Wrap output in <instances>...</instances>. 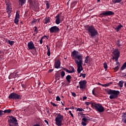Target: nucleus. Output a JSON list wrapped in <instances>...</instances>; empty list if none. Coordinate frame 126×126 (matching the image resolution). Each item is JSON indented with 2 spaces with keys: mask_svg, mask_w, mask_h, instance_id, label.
Here are the masks:
<instances>
[{
  "mask_svg": "<svg viewBox=\"0 0 126 126\" xmlns=\"http://www.w3.org/2000/svg\"><path fill=\"white\" fill-rule=\"evenodd\" d=\"M79 52L76 50H74L71 54V57L72 60L75 61V63L77 65V73L79 74L83 70V56L82 54L79 55Z\"/></svg>",
  "mask_w": 126,
  "mask_h": 126,
  "instance_id": "1",
  "label": "nucleus"
},
{
  "mask_svg": "<svg viewBox=\"0 0 126 126\" xmlns=\"http://www.w3.org/2000/svg\"><path fill=\"white\" fill-rule=\"evenodd\" d=\"M86 30H87L88 33L92 39H95L96 37L99 36L98 31L93 26L87 25L86 27Z\"/></svg>",
  "mask_w": 126,
  "mask_h": 126,
  "instance_id": "2",
  "label": "nucleus"
},
{
  "mask_svg": "<svg viewBox=\"0 0 126 126\" xmlns=\"http://www.w3.org/2000/svg\"><path fill=\"white\" fill-rule=\"evenodd\" d=\"M106 92L108 95H110L109 96V98L111 100L113 99H117V98L119 97V95H120V91H119L109 89L106 91Z\"/></svg>",
  "mask_w": 126,
  "mask_h": 126,
  "instance_id": "3",
  "label": "nucleus"
},
{
  "mask_svg": "<svg viewBox=\"0 0 126 126\" xmlns=\"http://www.w3.org/2000/svg\"><path fill=\"white\" fill-rule=\"evenodd\" d=\"M92 108L93 109H95L96 112H99V113H103L105 111V108L100 103H95L92 104Z\"/></svg>",
  "mask_w": 126,
  "mask_h": 126,
  "instance_id": "4",
  "label": "nucleus"
},
{
  "mask_svg": "<svg viewBox=\"0 0 126 126\" xmlns=\"http://www.w3.org/2000/svg\"><path fill=\"white\" fill-rule=\"evenodd\" d=\"M57 117L55 119L56 125L58 126H63V116L61 115V113H57Z\"/></svg>",
  "mask_w": 126,
  "mask_h": 126,
  "instance_id": "5",
  "label": "nucleus"
},
{
  "mask_svg": "<svg viewBox=\"0 0 126 126\" xmlns=\"http://www.w3.org/2000/svg\"><path fill=\"white\" fill-rule=\"evenodd\" d=\"M8 123L9 126H18V123H17V120L13 116L10 117Z\"/></svg>",
  "mask_w": 126,
  "mask_h": 126,
  "instance_id": "6",
  "label": "nucleus"
},
{
  "mask_svg": "<svg viewBox=\"0 0 126 126\" xmlns=\"http://www.w3.org/2000/svg\"><path fill=\"white\" fill-rule=\"evenodd\" d=\"M9 99H13L14 100H21V95L18 94L13 93H11L8 96Z\"/></svg>",
  "mask_w": 126,
  "mask_h": 126,
  "instance_id": "7",
  "label": "nucleus"
},
{
  "mask_svg": "<svg viewBox=\"0 0 126 126\" xmlns=\"http://www.w3.org/2000/svg\"><path fill=\"white\" fill-rule=\"evenodd\" d=\"M120 51H119L118 48L114 49L113 52V54L114 55V57L112 58V60H115L116 62H118L119 58H120Z\"/></svg>",
  "mask_w": 126,
  "mask_h": 126,
  "instance_id": "8",
  "label": "nucleus"
},
{
  "mask_svg": "<svg viewBox=\"0 0 126 126\" xmlns=\"http://www.w3.org/2000/svg\"><path fill=\"white\" fill-rule=\"evenodd\" d=\"M111 15H115V13L112 11H106L102 12L99 16L102 18L104 16H111Z\"/></svg>",
  "mask_w": 126,
  "mask_h": 126,
  "instance_id": "9",
  "label": "nucleus"
},
{
  "mask_svg": "<svg viewBox=\"0 0 126 126\" xmlns=\"http://www.w3.org/2000/svg\"><path fill=\"white\" fill-rule=\"evenodd\" d=\"M49 31L51 34H54V33H59L60 31H61V29H60L57 26H54L51 27L49 29Z\"/></svg>",
  "mask_w": 126,
  "mask_h": 126,
  "instance_id": "10",
  "label": "nucleus"
},
{
  "mask_svg": "<svg viewBox=\"0 0 126 126\" xmlns=\"http://www.w3.org/2000/svg\"><path fill=\"white\" fill-rule=\"evenodd\" d=\"M82 123L81 125L83 126H87V124H88V122L89 121H90V119H89V117L87 116H82Z\"/></svg>",
  "mask_w": 126,
  "mask_h": 126,
  "instance_id": "11",
  "label": "nucleus"
},
{
  "mask_svg": "<svg viewBox=\"0 0 126 126\" xmlns=\"http://www.w3.org/2000/svg\"><path fill=\"white\" fill-rule=\"evenodd\" d=\"M87 84V82L86 80H83V81H80L79 82V84L80 85V88L81 90H84L85 88H86V84Z\"/></svg>",
  "mask_w": 126,
  "mask_h": 126,
  "instance_id": "12",
  "label": "nucleus"
},
{
  "mask_svg": "<svg viewBox=\"0 0 126 126\" xmlns=\"http://www.w3.org/2000/svg\"><path fill=\"white\" fill-rule=\"evenodd\" d=\"M28 48L29 50H35L36 52L37 50H36V47H35V45L33 41H30L28 43Z\"/></svg>",
  "mask_w": 126,
  "mask_h": 126,
  "instance_id": "13",
  "label": "nucleus"
},
{
  "mask_svg": "<svg viewBox=\"0 0 126 126\" xmlns=\"http://www.w3.org/2000/svg\"><path fill=\"white\" fill-rule=\"evenodd\" d=\"M56 20H55V23L56 24H57V25H59L60 23H62L63 21V19L61 20V15L60 14H58L56 17Z\"/></svg>",
  "mask_w": 126,
  "mask_h": 126,
  "instance_id": "14",
  "label": "nucleus"
},
{
  "mask_svg": "<svg viewBox=\"0 0 126 126\" xmlns=\"http://www.w3.org/2000/svg\"><path fill=\"white\" fill-rule=\"evenodd\" d=\"M54 65L55 68H60V66H61V61L60 60L55 61Z\"/></svg>",
  "mask_w": 126,
  "mask_h": 126,
  "instance_id": "15",
  "label": "nucleus"
},
{
  "mask_svg": "<svg viewBox=\"0 0 126 126\" xmlns=\"http://www.w3.org/2000/svg\"><path fill=\"white\" fill-rule=\"evenodd\" d=\"M12 9V7H11V3L9 2H8L6 3V10L8 11V10L11 11Z\"/></svg>",
  "mask_w": 126,
  "mask_h": 126,
  "instance_id": "16",
  "label": "nucleus"
},
{
  "mask_svg": "<svg viewBox=\"0 0 126 126\" xmlns=\"http://www.w3.org/2000/svg\"><path fill=\"white\" fill-rule=\"evenodd\" d=\"M19 5L23 6L26 3V0H18Z\"/></svg>",
  "mask_w": 126,
  "mask_h": 126,
  "instance_id": "17",
  "label": "nucleus"
},
{
  "mask_svg": "<svg viewBox=\"0 0 126 126\" xmlns=\"http://www.w3.org/2000/svg\"><path fill=\"white\" fill-rule=\"evenodd\" d=\"M122 27H123V25L120 24L119 25L117 26L116 28H114V29L115 30H116L117 32H119V31L121 30Z\"/></svg>",
  "mask_w": 126,
  "mask_h": 126,
  "instance_id": "18",
  "label": "nucleus"
},
{
  "mask_svg": "<svg viewBox=\"0 0 126 126\" xmlns=\"http://www.w3.org/2000/svg\"><path fill=\"white\" fill-rule=\"evenodd\" d=\"M44 22V24H48V23H50V21H51V17H48L45 18L44 20H43Z\"/></svg>",
  "mask_w": 126,
  "mask_h": 126,
  "instance_id": "19",
  "label": "nucleus"
},
{
  "mask_svg": "<svg viewBox=\"0 0 126 126\" xmlns=\"http://www.w3.org/2000/svg\"><path fill=\"white\" fill-rule=\"evenodd\" d=\"M46 47L47 48V55L48 57H50V56H51V51L50 50V47H49V45H47Z\"/></svg>",
  "mask_w": 126,
  "mask_h": 126,
  "instance_id": "20",
  "label": "nucleus"
},
{
  "mask_svg": "<svg viewBox=\"0 0 126 126\" xmlns=\"http://www.w3.org/2000/svg\"><path fill=\"white\" fill-rule=\"evenodd\" d=\"M70 79H71V76L68 75L66 77V80L68 83H70Z\"/></svg>",
  "mask_w": 126,
  "mask_h": 126,
  "instance_id": "21",
  "label": "nucleus"
},
{
  "mask_svg": "<svg viewBox=\"0 0 126 126\" xmlns=\"http://www.w3.org/2000/svg\"><path fill=\"white\" fill-rule=\"evenodd\" d=\"M90 57L89 56H87L85 57V63H89Z\"/></svg>",
  "mask_w": 126,
  "mask_h": 126,
  "instance_id": "22",
  "label": "nucleus"
},
{
  "mask_svg": "<svg viewBox=\"0 0 126 126\" xmlns=\"http://www.w3.org/2000/svg\"><path fill=\"white\" fill-rule=\"evenodd\" d=\"M76 4H77V1H72L71 3V7H72V8H73V7H74V6H75V5H76Z\"/></svg>",
  "mask_w": 126,
  "mask_h": 126,
  "instance_id": "23",
  "label": "nucleus"
},
{
  "mask_svg": "<svg viewBox=\"0 0 126 126\" xmlns=\"http://www.w3.org/2000/svg\"><path fill=\"white\" fill-rule=\"evenodd\" d=\"M12 111L11 109H6L4 110V114H10Z\"/></svg>",
  "mask_w": 126,
  "mask_h": 126,
  "instance_id": "24",
  "label": "nucleus"
},
{
  "mask_svg": "<svg viewBox=\"0 0 126 126\" xmlns=\"http://www.w3.org/2000/svg\"><path fill=\"white\" fill-rule=\"evenodd\" d=\"M103 67L105 69V71H107V69H108V65H107V63L105 62L103 63Z\"/></svg>",
  "mask_w": 126,
  "mask_h": 126,
  "instance_id": "25",
  "label": "nucleus"
},
{
  "mask_svg": "<svg viewBox=\"0 0 126 126\" xmlns=\"http://www.w3.org/2000/svg\"><path fill=\"white\" fill-rule=\"evenodd\" d=\"M118 85H119V87L122 88V87H123V86L124 85V81H119Z\"/></svg>",
  "mask_w": 126,
  "mask_h": 126,
  "instance_id": "26",
  "label": "nucleus"
},
{
  "mask_svg": "<svg viewBox=\"0 0 126 126\" xmlns=\"http://www.w3.org/2000/svg\"><path fill=\"white\" fill-rule=\"evenodd\" d=\"M55 76L57 79H60V78H61V74H60V73H56Z\"/></svg>",
  "mask_w": 126,
  "mask_h": 126,
  "instance_id": "27",
  "label": "nucleus"
},
{
  "mask_svg": "<svg viewBox=\"0 0 126 126\" xmlns=\"http://www.w3.org/2000/svg\"><path fill=\"white\" fill-rule=\"evenodd\" d=\"M116 45H117V46H118V47H119V48H120L121 47V46L122 45L121 44V41L120 40V39H118L117 40V41L116 42Z\"/></svg>",
  "mask_w": 126,
  "mask_h": 126,
  "instance_id": "28",
  "label": "nucleus"
},
{
  "mask_svg": "<svg viewBox=\"0 0 126 126\" xmlns=\"http://www.w3.org/2000/svg\"><path fill=\"white\" fill-rule=\"evenodd\" d=\"M45 4H46V5L47 9H49V8H50V3H49L48 1H46Z\"/></svg>",
  "mask_w": 126,
  "mask_h": 126,
  "instance_id": "29",
  "label": "nucleus"
},
{
  "mask_svg": "<svg viewBox=\"0 0 126 126\" xmlns=\"http://www.w3.org/2000/svg\"><path fill=\"white\" fill-rule=\"evenodd\" d=\"M8 44H9V45H10L11 46H12L14 44V43H15V42H14V41H10V40H8Z\"/></svg>",
  "mask_w": 126,
  "mask_h": 126,
  "instance_id": "30",
  "label": "nucleus"
},
{
  "mask_svg": "<svg viewBox=\"0 0 126 126\" xmlns=\"http://www.w3.org/2000/svg\"><path fill=\"white\" fill-rule=\"evenodd\" d=\"M61 75L62 78H63L64 77V76L65 75V72H64V71H62L61 73Z\"/></svg>",
  "mask_w": 126,
  "mask_h": 126,
  "instance_id": "31",
  "label": "nucleus"
},
{
  "mask_svg": "<svg viewBox=\"0 0 126 126\" xmlns=\"http://www.w3.org/2000/svg\"><path fill=\"white\" fill-rule=\"evenodd\" d=\"M122 0H113V3H120V2H121V1H122Z\"/></svg>",
  "mask_w": 126,
  "mask_h": 126,
  "instance_id": "32",
  "label": "nucleus"
},
{
  "mask_svg": "<svg viewBox=\"0 0 126 126\" xmlns=\"http://www.w3.org/2000/svg\"><path fill=\"white\" fill-rule=\"evenodd\" d=\"M18 22H19V19L15 18L14 23H15L16 25H18Z\"/></svg>",
  "mask_w": 126,
  "mask_h": 126,
  "instance_id": "33",
  "label": "nucleus"
},
{
  "mask_svg": "<svg viewBox=\"0 0 126 126\" xmlns=\"http://www.w3.org/2000/svg\"><path fill=\"white\" fill-rule=\"evenodd\" d=\"M85 104H86L87 106H89V105H91L92 108V104H95V102H85Z\"/></svg>",
  "mask_w": 126,
  "mask_h": 126,
  "instance_id": "34",
  "label": "nucleus"
},
{
  "mask_svg": "<svg viewBox=\"0 0 126 126\" xmlns=\"http://www.w3.org/2000/svg\"><path fill=\"white\" fill-rule=\"evenodd\" d=\"M75 109L76 110V112H83V111H84L82 108H76Z\"/></svg>",
  "mask_w": 126,
  "mask_h": 126,
  "instance_id": "35",
  "label": "nucleus"
},
{
  "mask_svg": "<svg viewBox=\"0 0 126 126\" xmlns=\"http://www.w3.org/2000/svg\"><path fill=\"white\" fill-rule=\"evenodd\" d=\"M20 17V16L19 15V13L18 12V11H17L15 18H18L19 19Z\"/></svg>",
  "mask_w": 126,
  "mask_h": 126,
  "instance_id": "36",
  "label": "nucleus"
},
{
  "mask_svg": "<svg viewBox=\"0 0 126 126\" xmlns=\"http://www.w3.org/2000/svg\"><path fill=\"white\" fill-rule=\"evenodd\" d=\"M68 73H73L74 72V68L73 67H72V70H68Z\"/></svg>",
  "mask_w": 126,
  "mask_h": 126,
  "instance_id": "37",
  "label": "nucleus"
},
{
  "mask_svg": "<svg viewBox=\"0 0 126 126\" xmlns=\"http://www.w3.org/2000/svg\"><path fill=\"white\" fill-rule=\"evenodd\" d=\"M4 111L3 110H0V117H2L3 115H4Z\"/></svg>",
  "mask_w": 126,
  "mask_h": 126,
  "instance_id": "38",
  "label": "nucleus"
},
{
  "mask_svg": "<svg viewBox=\"0 0 126 126\" xmlns=\"http://www.w3.org/2000/svg\"><path fill=\"white\" fill-rule=\"evenodd\" d=\"M7 13L8 14V18H9V17H10V16L11 15H10V13H11V11L8 10V11H7Z\"/></svg>",
  "mask_w": 126,
  "mask_h": 126,
  "instance_id": "39",
  "label": "nucleus"
},
{
  "mask_svg": "<svg viewBox=\"0 0 126 126\" xmlns=\"http://www.w3.org/2000/svg\"><path fill=\"white\" fill-rule=\"evenodd\" d=\"M36 22H37V20L33 19L32 21V24H34V23H36Z\"/></svg>",
  "mask_w": 126,
  "mask_h": 126,
  "instance_id": "40",
  "label": "nucleus"
},
{
  "mask_svg": "<svg viewBox=\"0 0 126 126\" xmlns=\"http://www.w3.org/2000/svg\"><path fill=\"white\" fill-rule=\"evenodd\" d=\"M51 105H52V106H53V107H57V104H56V103L53 102H50Z\"/></svg>",
  "mask_w": 126,
  "mask_h": 126,
  "instance_id": "41",
  "label": "nucleus"
},
{
  "mask_svg": "<svg viewBox=\"0 0 126 126\" xmlns=\"http://www.w3.org/2000/svg\"><path fill=\"white\" fill-rule=\"evenodd\" d=\"M93 94L94 95V96H95L97 97V94L95 93V92H94V90H93L92 91Z\"/></svg>",
  "mask_w": 126,
  "mask_h": 126,
  "instance_id": "42",
  "label": "nucleus"
},
{
  "mask_svg": "<svg viewBox=\"0 0 126 126\" xmlns=\"http://www.w3.org/2000/svg\"><path fill=\"white\" fill-rule=\"evenodd\" d=\"M56 101H61V97L59 96L56 97Z\"/></svg>",
  "mask_w": 126,
  "mask_h": 126,
  "instance_id": "43",
  "label": "nucleus"
},
{
  "mask_svg": "<svg viewBox=\"0 0 126 126\" xmlns=\"http://www.w3.org/2000/svg\"><path fill=\"white\" fill-rule=\"evenodd\" d=\"M114 70L115 71H117V70H119V65L117 66L114 68Z\"/></svg>",
  "mask_w": 126,
  "mask_h": 126,
  "instance_id": "44",
  "label": "nucleus"
},
{
  "mask_svg": "<svg viewBox=\"0 0 126 126\" xmlns=\"http://www.w3.org/2000/svg\"><path fill=\"white\" fill-rule=\"evenodd\" d=\"M43 39H44V37H41V39L40 40V44H43Z\"/></svg>",
  "mask_w": 126,
  "mask_h": 126,
  "instance_id": "45",
  "label": "nucleus"
},
{
  "mask_svg": "<svg viewBox=\"0 0 126 126\" xmlns=\"http://www.w3.org/2000/svg\"><path fill=\"white\" fill-rule=\"evenodd\" d=\"M81 75L83 78H85V77H86V74L81 73Z\"/></svg>",
  "mask_w": 126,
  "mask_h": 126,
  "instance_id": "46",
  "label": "nucleus"
},
{
  "mask_svg": "<svg viewBox=\"0 0 126 126\" xmlns=\"http://www.w3.org/2000/svg\"><path fill=\"white\" fill-rule=\"evenodd\" d=\"M73 97H76V94L75 93H71Z\"/></svg>",
  "mask_w": 126,
  "mask_h": 126,
  "instance_id": "47",
  "label": "nucleus"
},
{
  "mask_svg": "<svg viewBox=\"0 0 126 126\" xmlns=\"http://www.w3.org/2000/svg\"><path fill=\"white\" fill-rule=\"evenodd\" d=\"M69 114H70L71 117H72V118H73V117H74L73 114H72V113H71V111H69Z\"/></svg>",
  "mask_w": 126,
  "mask_h": 126,
  "instance_id": "48",
  "label": "nucleus"
},
{
  "mask_svg": "<svg viewBox=\"0 0 126 126\" xmlns=\"http://www.w3.org/2000/svg\"><path fill=\"white\" fill-rule=\"evenodd\" d=\"M34 28H35L34 32H38V28H37V27H34Z\"/></svg>",
  "mask_w": 126,
  "mask_h": 126,
  "instance_id": "49",
  "label": "nucleus"
},
{
  "mask_svg": "<svg viewBox=\"0 0 126 126\" xmlns=\"http://www.w3.org/2000/svg\"><path fill=\"white\" fill-rule=\"evenodd\" d=\"M122 118H126V113H123Z\"/></svg>",
  "mask_w": 126,
  "mask_h": 126,
  "instance_id": "50",
  "label": "nucleus"
},
{
  "mask_svg": "<svg viewBox=\"0 0 126 126\" xmlns=\"http://www.w3.org/2000/svg\"><path fill=\"white\" fill-rule=\"evenodd\" d=\"M87 99V96H84L83 97V101H84L85 100H86Z\"/></svg>",
  "mask_w": 126,
  "mask_h": 126,
  "instance_id": "51",
  "label": "nucleus"
},
{
  "mask_svg": "<svg viewBox=\"0 0 126 126\" xmlns=\"http://www.w3.org/2000/svg\"><path fill=\"white\" fill-rule=\"evenodd\" d=\"M63 70H64V71H66V72H68V69H67L65 68H63Z\"/></svg>",
  "mask_w": 126,
  "mask_h": 126,
  "instance_id": "52",
  "label": "nucleus"
},
{
  "mask_svg": "<svg viewBox=\"0 0 126 126\" xmlns=\"http://www.w3.org/2000/svg\"><path fill=\"white\" fill-rule=\"evenodd\" d=\"M33 126H41V125H40V124H36L35 125H34Z\"/></svg>",
  "mask_w": 126,
  "mask_h": 126,
  "instance_id": "53",
  "label": "nucleus"
},
{
  "mask_svg": "<svg viewBox=\"0 0 126 126\" xmlns=\"http://www.w3.org/2000/svg\"><path fill=\"white\" fill-rule=\"evenodd\" d=\"M78 115H80V116H85V114L82 113H78Z\"/></svg>",
  "mask_w": 126,
  "mask_h": 126,
  "instance_id": "54",
  "label": "nucleus"
},
{
  "mask_svg": "<svg viewBox=\"0 0 126 126\" xmlns=\"http://www.w3.org/2000/svg\"><path fill=\"white\" fill-rule=\"evenodd\" d=\"M53 71H54V69H49V70H48V72L51 73V72H52Z\"/></svg>",
  "mask_w": 126,
  "mask_h": 126,
  "instance_id": "55",
  "label": "nucleus"
},
{
  "mask_svg": "<svg viewBox=\"0 0 126 126\" xmlns=\"http://www.w3.org/2000/svg\"><path fill=\"white\" fill-rule=\"evenodd\" d=\"M44 122L46 124H47V125H49V122H48V121H47L46 120H45Z\"/></svg>",
  "mask_w": 126,
  "mask_h": 126,
  "instance_id": "56",
  "label": "nucleus"
},
{
  "mask_svg": "<svg viewBox=\"0 0 126 126\" xmlns=\"http://www.w3.org/2000/svg\"><path fill=\"white\" fill-rule=\"evenodd\" d=\"M47 113L48 115H51V113H50V111L49 110H47Z\"/></svg>",
  "mask_w": 126,
  "mask_h": 126,
  "instance_id": "57",
  "label": "nucleus"
},
{
  "mask_svg": "<svg viewBox=\"0 0 126 126\" xmlns=\"http://www.w3.org/2000/svg\"><path fill=\"white\" fill-rule=\"evenodd\" d=\"M2 57H3V55H0V60H1V59H2Z\"/></svg>",
  "mask_w": 126,
  "mask_h": 126,
  "instance_id": "58",
  "label": "nucleus"
},
{
  "mask_svg": "<svg viewBox=\"0 0 126 126\" xmlns=\"http://www.w3.org/2000/svg\"><path fill=\"white\" fill-rule=\"evenodd\" d=\"M119 64L120 65V63H119V62L117 61L116 62V65Z\"/></svg>",
  "mask_w": 126,
  "mask_h": 126,
  "instance_id": "59",
  "label": "nucleus"
},
{
  "mask_svg": "<svg viewBox=\"0 0 126 126\" xmlns=\"http://www.w3.org/2000/svg\"><path fill=\"white\" fill-rule=\"evenodd\" d=\"M43 37V38L45 37V38H47V39H48V36L47 35H44Z\"/></svg>",
  "mask_w": 126,
  "mask_h": 126,
  "instance_id": "60",
  "label": "nucleus"
},
{
  "mask_svg": "<svg viewBox=\"0 0 126 126\" xmlns=\"http://www.w3.org/2000/svg\"><path fill=\"white\" fill-rule=\"evenodd\" d=\"M22 87L23 88H25V85H22Z\"/></svg>",
  "mask_w": 126,
  "mask_h": 126,
  "instance_id": "61",
  "label": "nucleus"
},
{
  "mask_svg": "<svg viewBox=\"0 0 126 126\" xmlns=\"http://www.w3.org/2000/svg\"><path fill=\"white\" fill-rule=\"evenodd\" d=\"M65 110L66 111H67V110H69V108H65Z\"/></svg>",
  "mask_w": 126,
  "mask_h": 126,
  "instance_id": "62",
  "label": "nucleus"
},
{
  "mask_svg": "<svg viewBox=\"0 0 126 126\" xmlns=\"http://www.w3.org/2000/svg\"><path fill=\"white\" fill-rule=\"evenodd\" d=\"M61 104H62V106H64V104H63V102H61Z\"/></svg>",
  "mask_w": 126,
  "mask_h": 126,
  "instance_id": "63",
  "label": "nucleus"
},
{
  "mask_svg": "<svg viewBox=\"0 0 126 126\" xmlns=\"http://www.w3.org/2000/svg\"><path fill=\"white\" fill-rule=\"evenodd\" d=\"M71 109H72V110H73L74 109V107L73 106H72Z\"/></svg>",
  "mask_w": 126,
  "mask_h": 126,
  "instance_id": "64",
  "label": "nucleus"
}]
</instances>
